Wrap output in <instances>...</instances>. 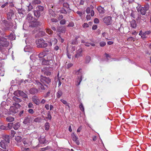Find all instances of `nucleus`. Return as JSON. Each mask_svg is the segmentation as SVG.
Returning <instances> with one entry per match:
<instances>
[{
	"label": "nucleus",
	"mask_w": 151,
	"mask_h": 151,
	"mask_svg": "<svg viewBox=\"0 0 151 151\" xmlns=\"http://www.w3.org/2000/svg\"><path fill=\"white\" fill-rule=\"evenodd\" d=\"M53 55L50 52L47 54L46 55V57L44 58V60H43L42 61V64L52 65L53 63Z\"/></svg>",
	"instance_id": "nucleus-1"
},
{
	"label": "nucleus",
	"mask_w": 151,
	"mask_h": 151,
	"mask_svg": "<svg viewBox=\"0 0 151 151\" xmlns=\"http://www.w3.org/2000/svg\"><path fill=\"white\" fill-rule=\"evenodd\" d=\"M150 6L148 4H146L144 7H142L141 6H139L137 7V10L138 12H140L142 15H145L146 14V12L148 10Z\"/></svg>",
	"instance_id": "nucleus-2"
},
{
	"label": "nucleus",
	"mask_w": 151,
	"mask_h": 151,
	"mask_svg": "<svg viewBox=\"0 0 151 151\" xmlns=\"http://www.w3.org/2000/svg\"><path fill=\"white\" fill-rule=\"evenodd\" d=\"M36 43L37 47L38 48H45L47 46V44L45 42L44 40L42 38L37 40Z\"/></svg>",
	"instance_id": "nucleus-3"
},
{
	"label": "nucleus",
	"mask_w": 151,
	"mask_h": 151,
	"mask_svg": "<svg viewBox=\"0 0 151 151\" xmlns=\"http://www.w3.org/2000/svg\"><path fill=\"white\" fill-rule=\"evenodd\" d=\"M14 106L10 107L9 110V114H13L17 113L18 111V107L19 108L21 106L17 103H15L13 104Z\"/></svg>",
	"instance_id": "nucleus-4"
},
{
	"label": "nucleus",
	"mask_w": 151,
	"mask_h": 151,
	"mask_svg": "<svg viewBox=\"0 0 151 151\" xmlns=\"http://www.w3.org/2000/svg\"><path fill=\"white\" fill-rule=\"evenodd\" d=\"M81 72L82 70L81 69L75 71V74L79 76L78 77V79L77 81V83H78L77 85H79L81 82L82 80V75H81Z\"/></svg>",
	"instance_id": "nucleus-5"
},
{
	"label": "nucleus",
	"mask_w": 151,
	"mask_h": 151,
	"mask_svg": "<svg viewBox=\"0 0 151 151\" xmlns=\"http://www.w3.org/2000/svg\"><path fill=\"white\" fill-rule=\"evenodd\" d=\"M36 83L37 88V90L38 91L39 93L42 92L44 91L45 90V88L43 84L39 81H36Z\"/></svg>",
	"instance_id": "nucleus-6"
},
{
	"label": "nucleus",
	"mask_w": 151,
	"mask_h": 151,
	"mask_svg": "<svg viewBox=\"0 0 151 151\" xmlns=\"http://www.w3.org/2000/svg\"><path fill=\"white\" fill-rule=\"evenodd\" d=\"M29 26L32 27H34L38 25H40V23L37 21L36 19L34 18L33 20L29 22Z\"/></svg>",
	"instance_id": "nucleus-7"
},
{
	"label": "nucleus",
	"mask_w": 151,
	"mask_h": 151,
	"mask_svg": "<svg viewBox=\"0 0 151 151\" xmlns=\"http://www.w3.org/2000/svg\"><path fill=\"white\" fill-rule=\"evenodd\" d=\"M104 22L107 25H109L112 23V18L110 16L105 17L104 18Z\"/></svg>",
	"instance_id": "nucleus-8"
},
{
	"label": "nucleus",
	"mask_w": 151,
	"mask_h": 151,
	"mask_svg": "<svg viewBox=\"0 0 151 151\" xmlns=\"http://www.w3.org/2000/svg\"><path fill=\"white\" fill-rule=\"evenodd\" d=\"M40 81L45 86V83L48 84L51 81L50 79L48 77H46L41 76L40 79Z\"/></svg>",
	"instance_id": "nucleus-9"
},
{
	"label": "nucleus",
	"mask_w": 151,
	"mask_h": 151,
	"mask_svg": "<svg viewBox=\"0 0 151 151\" xmlns=\"http://www.w3.org/2000/svg\"><path fill=\"white\" fill-rule=\"evenodd\" d=\"M2 39L4 41L1 40L0 41V50L2 49V47H7L9 45V43L6 41V39L5 38H3Z\"/></svg>",
	"instance_id": "nucleus-10"
},
{
	"label": "nucleus",
	"mask_w": 151,
	"mask_h": 151,
	"mask_svg": "<svg viewBox=\"0 0 151 151\" xmlns=\"http://www.w3.org/2000/svg\"><path fill=\"white\" fill-rule=\"evenodd\" d=\"M93 7L91 6L89 7H87L86 9V12L87 14H91V17L94 16V13L93 10Z\"/></svg>",
	"instance_id": "nucleus-11"
},
{
	"label": "nucleus",
	"mask_w": 151,
	"mask_h": 151,
	"mask_svg": "<svg viewBox=\"0 0 151 151\" xmlns=\"http://www.w3.org/2000/svg\"><path fill=\"white\" fill-rule=\"evenodd\" d=\"M32 139V138H31V140L28 141V139H24L22 140V142L24 145V146L26 147H27L31 144Z\"/></svg>",
	"instance_id": "nucleus-12"
},
{
	"label": "nucleus",
	"mask_w": 151,
	"mask_h": 151,
	"mask_svg": "<svg viewBox=\"0 0 151 151\" xmlns=\"http://www.w3.org/2000/svg\"><path fill=\"white\" fill-rule=\"evenodd\" d=\"M82 49L80 48L76 51V53L75 55V58H78L79 57L82 56Z\"/></svg>",
	"instance_id": "nucleus-13"
},
{
	"label": "nucleus",
	"mask_w": 151,
	"mask_h": 151,
	"mask_svg": "<svg viewBox=\"0 0 151 151\" xmlns=\"http://www.w3.org/2000/svg\"><path fill=\"white\" fill-rule=\"evenodd\" d=\"M6 102L5 101H3L1 104L0 106V111L4 112L5 111Z\"/></svg>",
	"instance_id": "nucleus-14"
},
{
	"label": "nucleus",
	"mask_w": 151,
	"mask_h": 151,
	"mask_svg": "<svg viewBox=\"0 0 151 151\" xmlns=\"http://www.w3.org/2000/svg\"><path fill=\"white\" fill-rule=\"evenodd\" d=\"M58 40L55 38H53L51 39L49 42V45L52 46V45H55L57 42Z\"/></svg>",
	"instance_id": "nucleus-15"
},
{
	"label": "nucleus",
	"mask_w": 151,
	"mask_h": 151,
	"mask_svg": "<svg viewBox=\"0 0 151 151\" xmlns=\"http://www.w3.org/2000/svg\"><path fill=\"white\" fill-rule=\"evenodd\" d=\"M32 101L36 105H38L40 101L38 98L36 96H34L32 98Z\"/></svg>",
	"instance_id": "nucleus-16"
},
{
	"label": "nucleus",
	"mask_w": 151,
	"mask_h": 151,
	"mask_svg": "<svg viewBox=\"0 0 151 151\" xmlns=\"http://www.w3.org/2000/svg\"><path fill=\"white\" fill-rule=\"evenodd\" d=\"M31 122L30 117V116H27L25 117L23 123L25 124H27L30 123Z\"/></svg>",
	"instance_id": "nucleus-17"
},
{
	"label": "nucleus",
	"mask_w": 151,
	"mask_h": 151,
	"mask_svg": "<svg viewBox=\"0 0 151 151\" xmlns=\"http://www.w3.org/2000/svg\"><path fill=\"white\" fill-rule=\"evenodd\" d=\"M97 10L100 14H104L105 12V10L103 7H102L101 6H98L97 8Z\"/></svg>",
	"instance_id": "nucleus-18"
},
{
	"label": "nucleus",
	"mask_w": 151,
	"mask_h": 151,
	"mask_svg": "<svg viewBox=\"0 0 151 151\" xmlns=\"http://www.w3.org/2000/svg\"><path fill=\"white\" fill-rule=\"evenodd\" d=\"M71 136L73 140L74 141L77 145H79L80 143L79 141L78 140V137L74 134H72L71 135Z\"/></svg>",
	"instance_id": "nucleus-19"
},
{
	"label": "nucleus",
	"mask_w": 151,
	"mask_h": 151,
	"mask_svg": "<svg viewBox=\"0 0 151 151\" xmlns=\"http://www.w3.org/2000/svg\"><path fill=\"white\" fill-rule=\"evenodd\" d=\"M46 52L45 51H43L41 52L38 54V57L40 58H42L41 60L43 61V60H44L43 57L45 58L46 57Z\"/></svg>",
	"instance_id": "nucleus-20"
},
{
	"label": "nucleus",
	"mask_w": 151,
	"mask_h": 151,
	"mask_svg": "<svg viewBox=\"0 0 151 151\" xmlns=\"http://www.w3.org/2000/svg\"><path fill=\"white\" fill-rule=\"evenodd\" d=\"M29 92L32 94H35L39 93L37 89L34 88H31L29 90Z\"/></svg>",
	"instance_id": "nucleus-21"
},
{
	"label": "nucleus",
	"mask_w": 151,
	"mask_h": 151,
	"mask_svg": "<svg viewBox=\"0 0 151 151\" xmlns=\"http://www.w3.org/2000/svg\"><path fill=\"white\" fill-rule=\"evenodd\" d=\"M8 143L5 142V141H2L0 142V146L4 149H6V147Z\"/></svg>",
	"instance_id": "nucleus-22"
},
{
	"label": "nucleus",
	"mask_w": 151,
	"mask_h": 151,
	"mask_svg": "<svg viewBox=\"0 0 151 151\" xmlns=\"http://www.w3.org/2000/svg\"><path fill=\"white\" fill-rule=\"evenodd\" d=\"M22 91L17 90L15 91L14 92V95L17 96V97H19V96H21V92H22Z\"/></svg>",
	"instance_id": "nucleus-23"
},
{
	"label": "nucleus",
	"mask_w": 151,
	"mask_h": 151,
	"mask_svg": "<svg viewBox=\"0 0 151 151\" xmlns=\"http://www.w3.org/2000/svg\"><path fill=\"white\" fill-rule=\"evenodd\" d=\"M34 14L37 18L39 17L40 15V12L38 10H35L34 12Z\"/></svg>",
	"instance_id": "nucleus-24"
},
{
	"label": "nucleus",
	"mask_w": 151,
	"mask_h": 151,
	"mask_svg": "<svg viewBox=\"0 0 151 151\" xmlns=\"http://www.w3.org/2000/svg\"><path fill=\"white\" fill-rule=\"evenodd\" d=\"M4 140L3 141H5V142L7 143H9L10 139L9 136L8 135H6L4 137Z\"/></svg>",
	"instance_id": "nucleus-25"
},
{
	"label": "nucleus",
	"mask_w": 151,
	"mask_h": 151,
	"mask_svg": "<svg viewBox=\"0 0 151 151\" xmlns=\"http://www.w3.org/2000/svg\"><path fill=\"white\" fill-rule=\"evenodd\" d=\"M131 25L133 28H135L137 26L136 21L134 20H132L131 22Z\"/></svg>",
	"instance_id": "nucleus-26"
},
{
	"label": "nucleus",
	"mask_w": 151,
	"mask_h": 151,
	"mask_svg": "<svg viewBox=\"0 0 151 151\" xmlns=\"http://www.w3.org/2000/svg\"><path fill=\"white\" fill-rule=\"evenodd\" d=\"M20 124L19 122H17L13 125V127L15 130L17 129L20 127Z\"/></svg>",
	"instance_id": "nucleus-27"
},
{
	"label": "nucleus",
	"mask_w": 151,
	"mask_h": 151,
	"mask_svg": "<svg viewBox=\"0 0 151 151\" xmlns=\"http://www.w3.org/2000/svg\"><path fill=\"white\" fill-rule=\"evenodd\" d=\"M13 99L14 101L17 103H19L22 101V100L21 99L16 97L15 96L13 97Z\"/></svg>",
	"instance_id": "nucleus-28"
},
{
	"label": "nucleus",
	"mask_w": 151,
	"mask_h": 151,
	"mask_svg": "<svg viewBox=\"0 0 151 151\" xmlns=\"http://www.w3.org/2000/svg\"><path fill=\"white\" fill-rule=\"evenodd\" d=\"M81 42L82 43H84V45L85 46L87 47H89L90 46V45H91V46H94V44L93 43H92L91 44H90V43H87L85 42V41L84 40H82Z\"/></svg>",
	"instance_id": "nucleus-29"
},
{
	"label": "nucleus",
	"mask_w": 151,
	"mask_h": 151,
	"mask_svg": "<svg viewBox=\"0 0 151 151\" xmlns=\"http://www.w3.org/2000/svg\"><path fill=\"white\" fill-rule=\"evenodd\" d=\"M14 117L9 116L6 118V120L8 122H11L14 121Z\"/></svg>",
	"instance_id": "nucleus-30"
},
{
	"label": "nucleus",
	"mask_w": 151,
	"mask_h": 151,
	"mask_svg": "<svg viewBox=\"0 0 151 151\" xmlns=\"http://www.w3.org/2000/svg\"><path fill=\"white\" fill-rule=\"evenodd\" d=\"M41 1L40 0H34L32 1V4L34 5H36L40 4Z\"/></svg>",
	"instance_id": "nucleus-31"
},
{
	"label": "nucleus",
	"mask_w": 151,
	"mask_h": 151,
	"mask_svg": "<svg viewBox=\"0 0 151 151\" xmlns=\"http://www.w3.org/2000/svg\"><path fill=\"white\" fill-rule=\"evenodd\" d=\"M63 93L61 90H59L57 93V97L58 98H60L61 96L62 95Z\"/></svg>",
	"instance_id": "nucleus-32"
},
{
	"label": "nucleus",
	"mask_w": 151,
	"mask_h": 151,
	"mask_svg": "<svg viewBox=\"0 0 151 151\" xmlns=\"http://www.w3.org/2000/svg\"><path fill=\"white\" fill-rule=\"evenodd\" d=\"M60 101L65 105L66 106H67L69 108H70V106L69 105L68 103L65 100L63 99H60Z\"/></svg>",
	"instance_id": "nucleus-33"
},
{
	"label": "nucleus",
	"mask_w": 151,
	"mask_h": 151,
	"mask_svg": "<svg viewBox=\"0 0 151 151\" xmlns=\"http://www.w3.org/2000/svg\"><path fill=\"white\" fill-rule=\"evenodd\" d=\"M44 8L43 6H38L37 7L36 9L37 10H38L41 12L43 11Z\"/></svg>",
	"instance_id": "nucleus-34"
},
{
	"label": "nucleus",
	"mask_w": 151,
	"mask_h": 151,
	"mask_svg": "<svg viewBox=\"0 0 151 151\" xmlns=\"http://www.w3.org/2000/svg\"><path fill=\"white\" fill-rule=\"evenodd\" d=\"M91 60V57L89 56H86L85 58V63H88Z\"/></svg>",
	"instance_id": "nucleus-35"
},
{
	"label": "nucleus",
	"mask_w": 151,
	"mask_h": 151,
	"mask_svg": "<svg viewBox=\"0 0 151 151\" xmlns=\"http://www.w3.org/2000/svg\"><path fill=\"white\" fill-rule=\"evenodd\" d=\"M79 37H76L75 39L72 40L71 42V44L72 45H75L78 42V41L77 40V39Z\"/></svg>",
	"instance_id": "nucleus-36"
},
{
	"label": "nucleus",
	"mask_w": 151,
	"mask_h": 151,
	"mask_svg": "<svg viewBox=\"0 0 151 151\" xmlns=\"http://www.w3.org/2000/svg\"><path fill=\"white\" fill-rule=\"evenodd\" d=\"M21 96H22L24 99H25L28 98L27 96L26 93L23 91L21 92Z\"/></svg>",
	"instance_id": "nucleus-37"
},
{
	"label": "nucleus",
	"mask_w": 151,
	"mask_h": 151,
	"mask_svg": "<svg viewBox=\"0 0 151 151\" xmlns=\"http://www.w3.org/2000/svg\"><path fill=\"white\" fill-rule=\"evenodd\" d=\"M32 19L33 17L32 15L30 14H28L27 18V20L29 21L32 20Z\"/></svg>",
	"instance_id": "nucleus-38"
},
{
	"label": "nucleus",
	"mask_w": 151,
	"mask_h": 151,
	"mask_svg": "<svg viewBox=\"0 0 151 151\" xmlns=\"http://www.w3.org/2000/svg\"><path fill=\"white\" fill-rule=\"evenodd\" d=\"M15 139L17 142H19L21 141L22 138L21 137L19 136H17L15 137Z\"/></svg>",
	"instance_id": "nucleus-39"
},
{
	"label": "nucleus",
	"mask_w": 151,
	"mask_h": 151,
	"mask_svg": "<svg viewBox=\"0 0 151 151\" xmlns=\"http://www.w3.org/2000/svg\"><path fill=\"white\" fill-rule=\"evenodd\" d=\"M30 59L32 61V62H34L35 61L36 58L35 55H32L30 56Z\"/></svg>",
	"instance_id": "nucleus-40"
},
{
	"label": "nucleus",
	"mask_w": 151,
	"mask_h": 151,
	"mask_svg": "<svg viewBox=\"0 0 151 151\" xmlns=\"http://www.w3.org/2000/svg\"><path fill=\"white\" fill-rule=\"evenodd\" d=\"M46 32L47 33L50 35L52 34V31L49 28H47L46 29Z\"/></svg>",
	"instance_id": "nucleus-41"
},
{
	"label": "nucleus",
	"mask_w": 151,
	"mask_h": 151,
	"mask_svg": "<svg viewBox=\"0 0 151 151\" xmlns=\"http://www.w3.org/2000/svg\"><path fill=\"white\" fill-rule=\"evenodd\" d=\"M9 38L10 40H14L15 39V36L13 34L11 33L9 35Z\"/></svg>",
	"instance_id": "nucleus-42"
},
{
	"label": "nucleus",
	"mask_w": 151,
	"mask_h": 151,
	"mask_svg": "<svg viewBox=\"0 0 151 151\" xmlns=\"http://www.w3.org/2000/svg\"><path fill=\"white\" fill-rule=\"evenodd\" d=\"M45 130H48L49 127V124L48 122L46 123L45 124Z\"/></svg>",
	"instance_id": "nucleus-43"
},
{
	"label": "nucleus",
	"mask_w": 151,
	"mask_h": 151,
	"mask_svg": "<svg viewBox=\"0 0 151 151\" xmlns=\"http://www.w3.org/2000/svg\"><path fill=\"white\" fill-rule=\"evenodd\" d=\"M79 108H80L81 110L83 112L84 111V108L83 106L82 103H81L79 105Z\"/></svg>",
	"instance_id": "nucleus-44"
},
{
	"label": "nucleus",
	"mask_w": 151,
	"mask_h": 151,
	"mask_svg": "<svg viewBox=\"0 0 151 151\" xmlns=\"http://www.w3.org/2000/svg\"><path fill=\"white\" fill-rule=\"evenodd\" d=\"M0 129L2 130L8 129L7 127L3 125L0 126Z\"/></svg>",
	"instance_id": "nucleus-45"
},
{
	"label": "nucleus",
	"mask_w": 151,
	"mask_h": 151,
	"mask_svg": "<svg viewBox=\"0 0 151 151\" xmlns=\"http://www.w3.org/2000/svg\"><path fill=\"white\" fill-rule=\"evenodd\" d=\"M13 127V123H9L8 124L7 127L8 129H12V127Z\"/></svg>",
	"instance_id": "nucleus-46"
},
{
	"label": "nucleus",
	"mask_w": 151,
	"mask_h": 151,
	"mask_svg": "<svg viewBox=\"0 0 151 151\" xmlns=\"http://www.w3.org/2000/svg\"><path fill=\"white\" fill-rule=\"evenodd\" d=\"M27 111L28 113L31 114H33L34 113V111L32 109H29Z\"/></svg>",
	"instance_id": "nucleus-47"
},
{
	"label": "nucleus",
	"mask_w": 151,
	"mask_h": 151,
	"mask_svg": "<svg viewBox=\"0 0 151 151\" xmlns=\"http://www.w3.org/2000/svg\"><path fill=\"white\" fill-rule=\"evenodd\" d=\"M100 45L101 47H104L106 45V43L104 42H101L100 43Z\"/></svg>",
	"instance_id": "nucleus-48"
},
{
	"label": "nucleus",
	"mask_w": 151,
	"mask_h": 151,
	"mask_svg": "<svg viewBox=\"0 0 151 151\" xmlns=\"http://www.w3.org/2000/svg\"><path fill=\"white\" fill-rule=\"evenodd\" d=\"M66 23V21L65 19H63L60 22V24H64Z\"/></svg>",
	"instance_id": "nucleus-49"
},
{
	"label": "nucleus",
	"mask_w": 151,
	"mask_h": 151,
	"mask_svg": "<svg viewBox=\"0 0 151 151\" xmlns=\"http://www.w3.org/2000/svg\"><path fill=\"white\" fill-rule=\"evenodd\" d=\"M151 32L150 31H145V32L143 33V34L146 36L147 35H148L151 33Z\"/></svg>",
	"instance_id": "nucleus-50"
},
{
	"label": "nucleus",
	"mask_w": 151,
	"mask_h": 151,
	"mask_svg": "<svg viewBox=\"0 0 151 151\" xmlns=\"http://www.w3.org/2000/svg\"><path fill=\"white\" fill-rule=\"evenodd\" d=\"M28 107L29 108H34V105L32 103H29L28 105Z\"/></svg>",
	"instance_id": "nucleus-51"
},
{
	"label": "nucleus",
	"mask_w": 151,
	"mask_h": 151,
	"mask_svg": "<svg viewBox=\"0 0 151 151\" xmlns=\"http://www.w3.org/2000/svg\"><path fill=\"white\" fill-rule=\"evenodd\" d=\"M63 7H65L66 8H68L69 7V5L67 3H63Z\"/></svg>",
	"instance_id": "nucleus-52"
},
{
	"label": "nucleus",
	"mask_w": 151,
	"mask_h": 151,
	"mask_svg": "<svg viewBox=\"0 0 151 151\" xmlns=\"http://www.w3.org/2000/svg\"><path fill=\"white\" fill-rule=\"evenodd\" d=\"M67 68L68 69L73 66V64L72 63H69L67 64Z\"/></svg>",
	"instance_id": "nucleus-53"
},
{
	"label": "nucleus",
	"mask_w": 151,
	"mask_h": 151,
	"mask_svg": "<svg viewBox=\"0 0 151 151\" xmlns=\"http://www.w3.org/2000/svg\"><path fill=\"white\" fill-rule=\"evenodd\" d=\"M67 11L65 9H62L60 11V13L62 14H66L67 13Z\"/></svg>",
	"instance_id": "nucleus-54"
},
{
	"label": "nucleus",
	"mask_w": 151,
	"mask_h": 151,
	"mask_svg": "<svg viewBox=\"0 0 151 151\" xmlns=\"http://www.w3.org/2000/svg\"><path fill=\"white\" fill-rule=\"evenodd\" d=\"M41 119L40 118H35L34 120V121L35 122H39L40 121Z\"/></svg>",
	"instance_id": "nucleus-55"
},
{
	"label": "nucleus",
	"mask_w": 151,
	"mask_h": 151,
	"mask_svg": "<svg viewBox=\"0 0 151 151\" xmlns=\"http://www.w3.org/2000/svg\"><path fill=\"white\" fill-rule=\"evenodd\" d=\"M15 132L14 131H11V135L12 137H14V136Z\"/></svg>",
	"instance_id": "nucleus-56"
},
{
	"label": "nucleus",
	"mask_w": 151,
	"mask_h": 151,
	"mask_svg": "<svg viewBox=\"0 0 151 151\" xmlns=\"http://www.w3.org/2000/svg\"><path fill=\"white\" fill-rule=\"evenodd\" d=\"M74 26V24L73 22H70L68 25V27H73Z\"/></svg>",
	"instance_id": "nucleus-57"
},
{
	"label": "nucleus",
	"mask_w": 151,
	"mask_h": 151,
	"mask_svg": "<svg viewBox=\"0 0 151 151\" xmlns=\"http://www.w3.org/2000/svg\"><path fill=\"white\" fill-rule=\"evenodd\" d=\"M47 118L49 119H51V118L50 112L49 111L47 113Z\"/></svg>",
	"instance_id": "nucleus-58"
},
{
	"label": "nucleus",
	"mask_w": 151,
	"mask_h": 151,
	"mask_svg": "<svg viewBox=\"0 0 151 151\" xmlns=\"http://www.w3.org/2000/svg\"><path fill=\"white\" fill-rule=\"evenodd\" d=\"M67 55L68 56V58H69L70 59L71 58V55L69 54V53H68V48L67 49Z\"/></svg>",
	"instance_id": "nucleus-59"
},
{
	"label": "nucleus",
	"mask_w": 151,
	"mask_h": 151,
	"mask_svg": "<svg viewBox=\"0 0 151 151\" xmlns=\"http://www.w3.org/2000/svg\"><path fill=\"white\" fill-rule=\"evenodd\" d=\"M39 34H41L42 36H44L45 35V32L44 31H40L39 32Z\"/></svg>",
	"instance_id": "nucleus-60"
},
{
	"label": "nucleus",
	"mask_w": 151,
	"mask_h": 151,
	"mask_svg": "<svg viewBox=\"0 0 151 151\" xmlns=\"http://www.w3.org/2000/svg\"><path fill=\"white\" fill-rule=\"evenodd\" d=\"M83 26L84 28H86L88 27V24L87 23H84L83 25Z\"/></svg>",
	"instance_id": "nucleus-61"
},
{
	"label": "nucleus",
	"mask_w": 151,
	"mask_h": 151,
	"mask_svg": "<svg viewBox=\"0 0 151 151\" xmlns=\"http://www.w3.org/2000/svg\"><path fill=\"white\" fill-rule=\"evenodd\" d=\"M51 74V73L49 72V71H45V74L46 75H47V76H49V75H50Z\"/></svg>",
	"instance_id": "nucleus-62"
},
{
	"label": "nucleus",
	"mask_w": 151,
	"mask_h": 151,
	"mask_svg": "<svg viewBox=\"0 0 151 151\" xmlns=\"http://www.w3.org/2000/svg\"><path fill=\"white\" fill-rule=\"evenodd\" d=\"M76 49V47L75 46H72L71 47V52H73L74 51H75Z\"/></svg>",
	"instance_id": "nucleus-63"
},
{
	"label": "nucleus",
	"mask_w": 151,
	"mask_h": 151,
	"mask_svg": "<svg viewBox=\"0 0 151 151\" xmlns=\"http://www.w3.org/2000/svg\"><path fill=\"white\" fill-rule=\"evenodd\" d=\"M91 17L90 14H88L86 15V18L87 20H90L91 19Z\"/></svg>",
	"instance_id": "nucleus-64"
}]
</instances>
